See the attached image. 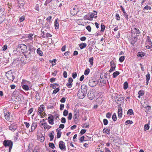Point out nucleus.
Wrapping results in <instances>:
<instances>
[{
	"mask_svg": "<svg viewBox=\"0 0 152 152\" xmlns=\"http://www.w3.org/2000/svg\"><path fill=\"white\" fill-rule=\"evenodd\" d=\"M103 123L105 125H107L108 123V121L106 119H104L103 120Z\"/></svg>",
	"mask_w": 152,
	"mask_h": 152,
	"instance_id": "obj_51",
	"label": "nucleus"
},
{
	"mask_svg": "<svg viewBox=\"0 0 152 152\" xmlns=\"http://www.w3.org/2000/svg\"><path fill=\"white\" fill-rule=\"evenodd\" d=\"M25 60L24 57H22L20 59V61L22 63H24L26 62Z\"/></svg>",
	"mask_w": 152,
	"mask_h": 152,
	"instance_id": "obj_41",
	"label": "nucleus"
},
{
	"mask_svg": "<svg viewBox=\"0 0 152 152\" xmlns=\"http://www.w3.org/2000/svg\"><path fill=\"white\" fill-rule=\"evenodd\" d=\"M24 124L26 126L27 128H28L30 126V124L26 122H24Z\"/></svg>",
	"mask_w": 152,
	"mask_h": 152,
	"instance_id": "obj_54",
	"label": "nucleus"
},
{
	"mask_svg": "<svg viewBox=\"0 0 152 152\" xmlns=\"http://www.w3.org/2000/svg\"><path fill=\"white\" fill-rule=\"evenodd\" d=\"M132 123L133 122L132 121L130 120H128L126 121V122H125V124L127 125L129 124H132Z\"/></svg>",
	"mask_w": 152,
	"mask_h": 152,
	"instance_id": "obj_49",
	"label": "nucleus"
},
{
	"mask_svg": "<svg viewBox=\"0 0 152 152\" xmlns=\"http://www.w3.org/2000/svg\"><path fill=\"white\" fill-rule=\"evenodd\" d=\"M87 91V86L84 84L82 85L81 89L79 90L77 93V96L80 99L84 98L86 94Z\"/></svg>",
	"mask_w": 152,
	"mask_h": 152,
	"instance_id": "obj_1",
	"label": "nucleus"
},
{
	"mask_svg": "<svg viewBox=\"0 0 152 152\" xmlns=\"http://www.w3.org/2000/svg\"><path fill=\"white\" fill-rule=\"evenodd\" d=\"M86 28L89 32H90L91 31V28L89 26H87L86 27Z\"/></svg>",
	"mask_w": 152,
	"mask_h": 152,
	"instance_id": "obj_58",
	"label": "nucleus"
},
{
	"mask_svg": "<svg viewBox=\"0 0 152 152\" xmlns=\"http://www.w3.org/2000/svg\"><path fill=\"white\" fill-rule=\"evenodd\" d=\"M49 146L52 148H54L55 147V146L54 144L53 143H50L49 144Z\"/></svg>",
	"mask_w": 152,
	"mask_h": 152,
	"instance_id": "obj_43",
	"label": "nucleus"
},
{
	"mask_svg": "<svg viewBox=\"0 0 152 152\" xmlns=\"http://www.w3.org/2000/svg\"><path fill=\"white\" fill-rule=\"evenodd\" d=\"M146 44L148 45H147L146 46V47L147 48L150 49L151 48L152 46V42H151V39L148 36L147 37L146 41Z\"/></svg>",
	"mask_w": 152,
	"mask_h": 152,
	"instance_id": "obj_6",
	"label": "nucleus"
},
{
	"mask_svg": "<svg viewBox=\"0 0 152 152\" xmlns=\"http://www.w3.org/2000/svg\"><path fill=\"white\" fill-rule=\"evenodd\" d=\"M119 74V73L118 71H116L114 72L113 74V77L114 78L116 77Z\"/></svg>",
	"mask_w": 152,
	"mask_h": 152,
	"instance_id": "obj_25",
	"label": "nucleus"
},
{
	"mask_svg": "<svg viewBox=\"0 0 152 152\" xmlns=\"http://www.w3.org/2000/svg\"><path fill=\"white\" fill-rule=\"evenodd\" d=\"M63 76L65 78H66L67 77V73L66 71H64L63 73Z\"/></svg>",
	"mask_w": 152,
	"mask_h": 152,
	"instance_id": "obj_62",
	"label": "nucleus"
},
{
	"mask_svg": "<svg viewBox=\"0 0 152 152\" xmlns=\"http://www.w3.org/2000/svg\"><path fill=\"white\" fill-rule=\"evenodd\" d=\"M54 26L55 27L56 29L57 30L59 28V23L57 22V19L55 20L54 22Z\"/></svg>",
	"mask_w": 152,
	"mask_h": 152,
	"instance_id": "obj_20",
	"label": "nucleus"
},
{
	"mask_svg": "<svg viewBox=\"0 0 152 152\" xmlns=\"http://www.w3.org/2000/svg\"><path fill=\"white\" fill-rule=\"evenodd\" d=\"M46 123L45 122V119H43L42 121H41L39 122V124L40 126L42 128V126Z\"/></svg>",
	"mask_w": 152,
	"mask_h": 152,
	"instance_id": "obj_22",
	"label": "nucleus"
},
{
	"mask_svg": "<svg viewBox=\"0 0 152 152\" xmlns=\"http://www.w3.org/2000/svg\"><path fill=\"white\" fill-rule=\"evenodd\" d=\"M48 122L49 124L53 125L54 124V120L52 116L48 117Z\"/></svg>",
	"mask_w": 152,
	"mask_h": 152,
	"instance_id": "obj_10",
	"label": "nucleus"
},
{
	"mask_svg": "<svg viewBox=\"0 0 152 152\" xmlns=\"http://www.w3.org/2000/svg\"><path fill=\"white\" fill-rule=\"evenodd\" d=\"M89 61L90 64L92 66L93 63V58H91L89 59Z\"/></svg>",
	"mask_w": 152,
	"mask_h": 152,
	"instance_id": "obj_44",
	"label": "nucleus"
},
{
	"mask_svg": "<svg viewBox=\"0 0 152 152\" xmlns=\"http://www.w3.org/2000/svg\"><path fill=\"white\" fill-rule=\"evenodd\" d=\"M132 32L134 34H139L140 33V31L138 29H137L136 28H134L132 30Z\"/></svg>",
	"mask_w": 152,
	"mask_h": 152,
	"instance_id": "obj_15",
	"label": "nucleus"
},
{
	"mask_svg": "<svg viewBox=\"0 0 152 152\" xmlns=\"http://www.w3.org/2000/svg\"><path fill=\"white\" fill-rule=\"evenodd\" d=\"M79 46L81 49H82L86 46V44L85 43L80 44Z\"/></svg>",
	"mask_w": 152,
	"mask_h": 152,
	"instance_id": "obj_24",
	"label": "nucleus"
},
{
	"mask_svg": "<svg viewBox=\"0 0 152 152\" xmlns=\"http://www.w3.org/2000/svg\"><path fill=\"white\" fill-rule=\"evenodd\" d=\"M25 58L29 60H31L34 58V54L33 52H29L25 55Z\"/></svg>",
	"mask_w": 152,
	"mask_h": 152,
	"instance_id": "obj_5",
	"label": "nucleus"
},
{
	"mask_svg": "<svg viewBox=\"0 0 152 152\" xmlns=\"http://www.w3.org/2000/svg\"><path fill=\"white\" fill-rule=\"evenodd\" d=\"M66 99L65 98H62L60 100V102L62 103H64Z\"/></svg>",
	"mask_w": 152,
	"mask_h": 152,
	"instance_id": "obj_63",
	"label": "nucleus"
},
{
	"mask_svg": "<svg viewBox=\"0 0 152 152\" xmlns=\"http://www.w3.org/2000/svg\"><path fill=\"white\" fill-rule=\"evenodd\" d=\"M110 131V129L108 128H107V129H103V132L104 133H105L108 134L109 132Z\"/></svg>",
	"mask_w": 152,
	"mask_h": 152,
	"instance_id": "obj_33",
	"label": "nucleus"
},
{
	"mask_svg": "<svg viewBox=\"0 0 152 152\" xmlns=\"http://www.w3.org/2000/svg\"><path fill=\"white\" fill-rule=\"evenodd\" d=\"M27 49V48L26 45L23 44L19 45L18 47V50L22 53L25 52L26 51Z\"/></svg>",
	"mask_w": 152,
	"mask_h": 152,
	"instance_id": "obj_3",
	"label": "nucleus"
},
{
	"mask_svg": "<svg viewBox=\"0 0 152 152\" xmlns=\"http://www.w3.org/2000/svg\"><path fill=\"white\" fill-rule=\"evenodd\" d=\"M122 113L121 108L119 107L118 108V116L119 118H120L122 117Z\"/></svg>",
	"mask_w": 152,
	"mask_h": 152,
	"instance_id": "obj_14",
	"label": "nucleus"
},
{
	"mask_svg": "<svg viewBox=\"0 0 152 152\" xmlns=\"http://www.w3.org/2000/svg\"><path fill=\"white\" fill-rule=\"evenodd\" d=\"M37 127V123L36 122H33L31 126V130L30 131V132H33V131H34L36 128Z\"/></svg>",
	"mask_w": 152,
	"mask_h": 152,
	"instance_id": "obj_8",
	"label": "nucleus"
},
{
	"mask_svg": "<svg viewBox=\"0 0 152 152\" xmlns=\"http://www.w3.org/2000/svg\"><path fill=\"white\" fill-rule=\"evenodd\" d=\"M3 144L5 147H9V152H10V151L11 150L13 145L12 142L10 140H5L4 141Z\"/></svg>",
	"mask_w": 152,
	"mask_h": 152,
	"instance_id": "obj_2",
	"label": "nucleus"
},
{
	"mask_svg": "<svg viewBox=\"0 0 152 152\" xmlns=\"http://www.w3.org/2000/svg\"><path fill=\"white\" fill-rule=\"evenodd\" d=\"M151 7L148 6H146L144 8L143 10H151Z\"/></svg>",
	"mask_w": 152,
	"mask_h": 152,
	"instance_id": "obj_38",
	"label": "nucleus"
},
{
	"mask_svg": "<svg viewBox=\"0 0 152 152\" xmlns=\"http://www.w3.org/2000/svg\"><path fill=\"white\" fill-rule=\"evenodd\" d=\"M73 118L74 119L75 121H78V117L76 114H75L74 115Z\"/></svg>",
	"mask_w": 152,
	"mask_h": 152,
	"instance_id": "obj_52",
	"label": "nucleus"
},
{
	"mask_svg": "<svg viewBox=\"0 0 152 152\" xmlns=\"http://www.w3.org/2000/svg\"><path fill=\"white\" fill-rule=\"evenodd\" d=\"M33 110V108H31L30 109H29L28 111V112L27 113V115H29L31 114L32 113Z\"/></svg>",
	"mask_w": 152,
	"mask_h": 152,
	"instance_id": "obj_31",
	"label": "nucleus"
},
{
	"mask_svg": "<svg viewBox=\"0 0 152 152\" xmlns=\"http://www.w3.org/2000/svg\"><path fill=\"white\" fill-rule=\"evenodd\" d=\"M59 91V89L58 88H56L53 91V94H56Z\"/></svg>",
	"mask_w": 152,
	"mask_h": 152,
	"instance_id": "obj_46",
	"label": "nucleus"
},
{
	"mask_svg": "<svg viewBox=\"0 0 152 152\" xmlns=\"http://www.w3.org/2000/svg\"><path fill=\"white\" fill-rule=\"evenodd\" d=\"M59 147L60 148L61 150H64L65 148V145L64 143L62 141H60L59 143Z\"/></svg>",
	"mask_w": 152,
	"mask_h": 152,
	"instance_id": "obj_7",
	"label": "nucleus"
},
{
	"mask_svg": "<svg viewBox=\"0 0 152 152\" xmlns=\"http://www.w3.org/2000/svg\"><path fill=\"white\" fill-rule=\"evenodd\" d=\"M94 12H96V13H91L89 16V19H91L90 20H92V18H96L97 17V16H96L97 15V12H96L95 11H94Z\"/></svg>",
	"mask_w": 152,
	"mask_h": 152,
	"instance_id": "obj_16",
	"label": "nucleus"
},
{
	"mask_svg": "<svg viewBox=\"0 0 152 152\" xmlns=\"http://www.w3.org/2000/svg\"><path fill=\"white\" fill-rule=\"evenodd\" d=\"M4 114L5 118L7 121L10 120V114L9 113L7 112H5L4 110Z\"/></svg>",
	"mask_w": 152,
	"mask_h": 152,
	"instance_id": "obj_11",
	"label": "nucleus"
},
{
	"mask_svg": "<svg viewBox=\"0 0 152 152\" xmlns=\"http://www.w3.org/2000/svg\"><path fill=\"white\" fill-rule=\"evenodd\" d=\"M139 97L140 98V97L143 96L144 94V92L143 91L140 90V91L138 92Z\"/></svg>",
	"mask_w": 152,
	"mask_h": 152,
	"instance_id": "obj_28",
	"label": "nucleus"
},
{
	"mask_svg": "<svg viewBox=\"0 0 152 152\" xmlns=\"http://www.w3.org/2000/svg\"><path fill=\"white\" fill-rule=\"evenodd\" d=\"M83 19L84 20H91V19H89V16L88 15H86L84 17Z\"/></svg>",
	"mask_w": 152,
	"mask_h": 152,
	"instance_id": "obj_39",
	"label": "nucleus"
},
{
	"mask_svg": "<svg viewBox=\"0 0 152 152\" xmlns=\"http://www.w3.org/2000/svg\"><path fill=\"white\" fill-rule=\"evenodd\" d=\"M146 80H147V83L148 84V83L149 80L150 78V75L149 74H147L146 75Z\"/></svg>",
	"mask_w": 152,
	"mask_h": 152,
	"instance_id": "obj_30",
	"label": "nucleus"
},
{
	"mask_svg": "<svg viewBox=\"0 0 152 152\" xmlns=\"http://www.w3.org/2000/svg\"><path fill=\"white\" fill-rule=\"evenodd\" d=\"M68 111L66 110H64L63 113V114L64 116H66L68 114Z\"/></svg>",
	"mask_w": 152,
	"mask_h": 152,
	"instance_id": "obj_45",
	"label": "nucleus"
},
{
	"mask_svg": "<svg viewBox=\"0 0 152 152\" xmlns=\"http://www.w3.org/2000/svg\"><path fill=\"white\" fill-rule=\"evenodd\" d=\"M72 118V114L71 113H69V114L68 117V118L69 120H70Z\"/></svg>",
	"mask_w": 152,
	"mask_h": 152,
	"instance_id": "obj_55",
	"label": "nucleus"
},
{
	"mask_svg": "<svg viewBox=\"0 0 152 152\" xmlns=\"http://www.w3.org/2000/svg\"><path fill=\"white\" fill-rule=\"evenodd\" d=\"M21 97L20 98L19 97H17L15 98V101L16 102H18L19 103H21L22 100V99H23V96H21Z\"/></svg>",
	"mask_w": 152,
	"mask_h": 152,
	"instance_id": "obj_21",
	"label": "nucleus"
},
{
	"mask_svg": "<svg viewBox=\"0 0 152 152\" xmlns=\"http://www.w3.org/2000/svg\"><path fill=\"white\" fill-rule=\"evenodd\" d=\"M66 46V45L64 46L61 48V50L62 51H64L65 50Z\"/></svg>",
	"mask_w": 152,
	"mask_h": 152,
	"instance_id": "obj_64",
	"label": "nucleus"
},
{
	"mask_svg": "<svg viewBox=\"0 0 152 152\" xmlns=\"http://www.w3.org/2000/svg\"><path fill=\"white\" fill-rule=\"evenodd\" d=\"M64 104H61L60 105V110H62L64 108Z\"/></svg>",
	"mask_w": 152,
	"mask_h": 152,
	"instance_id": "obj_57",
	"label": "nucleus"
},
{
	"mask_svg": "<svg viewBox=\"0 0 152 152\" xmlns=\"http://www.w3.org/2000/svg\"><path fill=\"white\" fill-rule=\"evenodd\" d=\"M37 139L41 142H43L45 139L44 136L41 134L37 135Z\"/></svg>",
	"mask_w": 152,
	"mask_h": 152,
	"instance_id": "obj_13",
	"label": "nucleus"
},
{
	"mask_svg": "<svg viewBox=\"0 0 152 152\" xmlns=\"http://www.w3.org/2000/svg\"><path fill=\"white\" fill-rule=\"evenodd\" d=\"M124 59V56H121L119 58V61L121 62H123Z\"/></svg>",
	"mask_w": 152,
	"mask_h": 152,
	"instance_id": "obj_40",
	"label": "nucleus"
},
{
	"mask_svg": "<svg viewBox=\"0 0 152 152\" xmlns=\"http://www.w3.org/2000/svg\"><path fill=\"white\" fill-rule=\"evenodd\" d=\"M44 109H45V107L44 105H41L40 106V107L38 108V113H40L43 112V111H44Z\"/></svg>",
	"mask_w": 152,
	"mask_h": 152,
	"instance_id": "obj_12",
	"label": "nucleus"
},
{
	"mask_svg": "<svg viewBox=\"0 0 152 152\" xmlns=\"http://www.w3.org/2000/svg\"><path fill=\"white\" fill-rule=\"evenodd\" d=\"M116 19L118 20H119L120 19V17L118 14H116Z\"/></svg>",
	"mask_w": 152,
	"mask_h": 152,
	"instance_id": "obj_61",
	"label": "nucleus"
},
{
	"mask_svg": "<svg viewBox=\"0 0 152 152\" xmlns=\"http://www.w3.org/2000/svg\"><path fill=\"white\" fill-rule=\"evenodd\" d=\"M149 129V126L148 124H145L144 126V129L145 130H148Z\"/></svg>",
	"mask_w": 152,
	"mask_h": 152,
	"instance_id": "obj_42",
	"label": "nucleus"
},
{
	"mask_svg": "<svg viewBox=\"0 0 152 152\" xmlns=\"http://www.w3.org/2000/svg\"><path fill=\"white\" fill-rule=\"evenodd\" d=\"M52 0H47V1H45L44 4L45 5H47V4L50 2Z\"/></svg>",
	"mask_w": 152,
	"mask_h": 152,
	"instance_id": "obj_60",
	"label": "nucleus"
},
{
	"mask_svg": "<svg viewBox=\"0 0 152 152\" xmlns=\"http://www.w3.org/2000/svg\"><path fill=\"white\" fill-rule=\"evenodd\" d=\"M43 128L44 129H49L51 128V126L48 125L47 123H45V124H44L42 126V128Z\"/></svg>",
	"mask_w": 152,
	"mask_h": 152,
	"instance_id": "obj_17",
	"label": "nucleus"
},
{
	"mask_svg": "<svg viewBox=\"0 0 152 152\" xmlns=\"http://www.w3.org/2000/svg\"><path fill=\"white\" fill-rule=\"evenodd\" d=\"M89 72L90 69L88 68H87L85 71L84 74L85 75H87L89 73Z\"/></svg>",
	"mask_w": 152,
	"mask_h": 152,
	"instance_id": "obj_35",
	"label": "nucleus"
},
{
	"mask_svg": "<svg viewBox=\"0 0 152 152\" xmlns=\"http://www.w3.org/2000/svg\"><path fill=\"white\" fill-rule=\"evenodd\" d=\"M39 115H40L42 118L44 117L46 115V114L45 113V111L42 112L41 114H38Z\"/></svg>",
	"mask_w": 152,
	"mask_h": 152,
	"instance_id": "obj_23",
	"label": "nucleus"
},
{
	"mask_svg": "<svg viewBox=\"0 0 152 152\" xmlns=\"http://www.w3.org/2000/svg\"><path fill=\"white\" fill-rule=\"evenodd\" d=\"M92 95H93V93H90V94H88V98L89 99H93L94 98V95L92 96L91 97L90 96H92Z\"/></svg>",
	"mask_w": 152,
	"mask_h": 152,
	"instance_id": "obj_34",
	"label": "nucleus"
},
{
	"mask_svg": "<svg viewBox=\"0 0 152 152\" xmlns=\"http://www.w3.org/2000/svg\"><path fill=\"white\" fill-rule=\"evenodd\" d=\"M66 86L68 88H70L72 87V85L71 83H67Z\"/></svg>",
	"mask_w": 152,
	"mask_h": 152,
	"instance_id": "obj_59",
	"label": "nucleus"
},
{
	"mask_svg": "<svg viewBox=\"0 0 152 152\" xmlns=\"http://www.w3.org/2000/svg\"><path fill=\"white\" fill-rule=\"evenodd\" d=\"M29 85L24 84V85H22V86L24 90L27 91L29 90V88L28 86Z\"/></svg>",
	"mask_w": 152,
	"mask_h": 152,
	"instance_id": "obj_19",
	"label": "nucleus"
},
{
	"mask_svg": "<svg viewBox=\"0 0 152 152\" xmlns=\"http://www.w3.org/2000/svg\"><path fill=\"white\" fill-rule=\"evenodd\" d=\"M86 130L84 129H83L81 130L80 134H84L86 132Z\"/></svg>",
	"mask_w": 152,
	"mask_h": 152,
	"instance_id": "obj_56",
	"label": "nucleus"
},
{
	"mask_svg": "<svg viewBox=\"0 0 152 152\" xmlns=\"http://www.w3.org/2000/svg\"><path fill=\"white\" fill-rule=\"evenodd\" d=\"M17 128V126L16 124H12L10 125L9 127V129L10 130L13 132Z\"/></svg>",
	"mask_w": 152,
	"mask_h": 152,
	"instance_id": "obj_9",
	"label": "nucleus"
},
{
	"mask_svg": "<svg viewBox=\"0 0 152 152\" xmlns=\"http://www.w3.org/2000/svg\"><path fill=\"white\" fill-rule=\"evenodd\" d=\"M41 32H42V37H43V38H45V36H46V34L47 33H46L44 31H43L42 30H41Z\"/></svg>",
	"mask_w": 152,
	"mask_h": 152,
	"instance_id": "obj_37",
	"label": "nucleus"
},
{
	"mask_svg": "<svg viewBox=\"0 0 152 152\" xmlns=\"http://www.w3.org/2000/svg\"><path fill=\"white\" fill-rule=\"evenodd\" d=\"M61 122L62 123H65L66 122V119L65 118L62 117L61 118Z\"/></svg>",
	"mask_w": 152,
	"mask_h": 152,
	"instance_id": "obj_50",
	"label": "nucleus"
},
{
	"mask_svg": "<svg viewBox=\"0 0 152 152\" xmlns=\"http://www.w3.org/2000/svg\"><path fill=\"white\" fill-rule=\"evenodd\" d=\"M98 83V82L95 79H91L89 80L88 84L90 86L94 87Z\"/></svg>",
	"mask_w": 152,
	"mask_h": 152,
	"instance_id": "obj_4",
	"label": "nucleus"
},
{
	"mask_svg": "<svg viewBox=\"0 0 152 152\" xmlns=\"http://www.w3.org/2000/svg\"><path fill=\"white\" fill-rule=\"evenodd\" d=\"M30 82L25 80H23L21 83L22 85H24V84L30 85Z\"/></svg>",
	"mask_w": 152,
	"mask_h": 152,
	"instance_id": "obj_18",
	"label": "nucleus"
},
{
	"mask_svg": "<svg viewBox=\"0 0 152 152\" xmlns=\"http://www.w3.org/2000/svg\"><path fill=\"white\" fill-rule=\"evenodd\" d=\"M133 114V112L132 110V109L129 110L127 112V114L129 115H132V114Z\"/></svg>",
	"mask_w": 152,
	"mask_h": 152,
	"instance_id": "obj_26",
	"label": "nucleus"
},
{
	"mask_svg": "<svg viewBox=\"0 0 152 152\" xmlns=\"http://www.w3.org/2000/svg\"><path fill=\"white\" fill-rule=\"evenodd\" d=\"M84 139L86 141H87V140H91V137H88V136H84Z\"/></svg>",
	"mask_w": 152,
	"mask_h": 152,
	"instance_id": "obj_48",
	"label": "nucleus"
},
{
	"mask_svg": "<svg viewBox=\"0 0 152 152\" xmlns=\"http://www.w3.org/2000/svg\"><path fill=\"white\" fill-rule=\"evenodd\" d=\"M37 53L40 56H42V52L41 50L39 48L37 50Z\"/></svg>",
	"mask_w": 152,
	"mask_h": 152,
	"instance_id": "obj_29",
	"label": "nucleus"
},
{
	"mask_svg": "<svg viewBox=\"0 0 152 152\" xmlns=\"http://www.w3.org/2000/svg\"><path fill=\"white\" fill-rule=\"evenodd\" d=\"M115 68V65L112 66H111L110 70H109L110 72H111L114 70Z\"/></svg>",
	"mask_w": 152,
	"mask_h": 152,
	"instance_id": "obj_36",
	"label": "nucleus"
},
{
	"mask_svg": "<svg viewBox=\"0 0 152 152\" xmlns=\"http://www.w3.org/2000/svg\"><path fill=\"white\" fill-rule=\"evenodd\" d=\"M84 138V136H83L80 138V140L81 142H82L83 141H85Z\"/></svg>",
	"mask_w": 152,
	"mask_h": 152,
	"instance_id": "obj_47",
	"label": "nucleus"
},
{
	"mask_svg": "<svg viewBox=\"0 0 152 152\" xmlns=\"http://www.w3.org/2000/svg\"><path fill=\"white\" fill-rule=\"evenodd\" d=\"M105 29V26L104 25H101V30L102 31H103Z\"/></svg>",
	"mask_w": 152,
	"mask_h": 152,
	"instance_id": "obj_53",
	"label": "nucleus"
},
{
	"mask_svg": "<svg viewBox=\"0 0 152 152\" xmlns=\"http://www.w3.org/2000/svg\"><path fill=\"white\" fill-rule=\"evenodd\" d=\"M128 83L127 82H125L124 83V88L126 90L128 88Z\"/></svg>",
	"mask_w": 152,
	"mask_h": 152,
	"instance_id": "obj_27",
	"label": "nucleus"
},
{
	"mask_svg": "<svg viewBox=\"0 0 152 152\" xmlns=\"http://www.w3.org/2000/svg\"><path fill=\"white\" fill-rule=\"evenodd\" d=\"M112 119H113V121H115L116 120L117 118H116V115L115 113H114L113 114V115L112 116Z\"/></svg>",
	"mask_w": 152,
	"mask_h": 152,
	"instance_id": "obj_32",
	"label": "nucleus"
}]
</instances>
